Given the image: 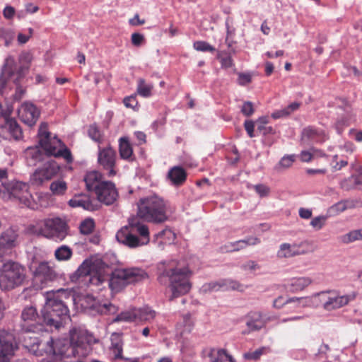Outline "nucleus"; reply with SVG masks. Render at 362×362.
<instances>
[{
    "label": "nucleus",
    "mask_w": 362,
    "mask_h": 362,
    "mask_svg": "<svg viewBox=\"0 0 362 362\" xmlns=\"http://www.w3.org/2000/svg\"><path fill=\"white\" fill-rule=\"evenodd\" d=\"M137 208L139 217L129 218L128 224L116 234L117 241L130 248L146 245L150 241L148 228L139 218L156 223H163L168 218L167 202L158 195L151 194L140 199Z\"/></svg>",
    "instance_id": "nucleus-1"
},
{
    "label": "nucleus",
    "mask_w": 362,
    "mask_h": 362,
    "mask_svg": "<svg viewBox=\"0 0 362 362\" xmlns=\"http://www.w3.org/2000/svg\"><path fill=\"white\" fill-rule=\"evenodd\" d=\"M23 345L35 356H53L55 359L83 358L88 354V334L85 329L73 328L69 338H58L43 341L37 337L39 331H24Z\"/></svg>",
    "instance_id": "nucleus-2"
},
{
    "label": "nucleus",
    "mask_w": 362,
    "mask_h": 362,
    "mask_svg": "<svg viewBox=\"0 0 362 362\" xmlns=\"http://www.w3.org/2000/svg\"><path fill=\"white\" fill-rule=\"evenodd\" d=\"M106 257L93 256L83 262L74 276L77 278L88 275L97 276L98 281L102 282L106 275L111 272L109 286L112 292L117 293L127 285L143 281L148 278L147 272L139 267L119 268L111 272Z\"/></svg>",
    "instance_id": "nucleus-3"
},
{
    "label": "nucleus",
    "mask_w": 362,
    "mask_h": 362,
    "mask_svg": "<svg viewBox=\"0 0 362 362\" xmlns=\"http://www.w3.org/2000/svg\"><path fill=\"white\" fill-rule=\"evenodd\" d=\"M45 303L41 310L43 322L50 326L59 328L66 320H69V308L65 300L69 299L70 293L66 289L47 291L44 294Z\"/></svg>",
    "instance_id": "nucleus-4"
},
{
    "label": "nucleus",
    "mask_w": 362,
    "mask_h": 362,
    "mask_svg": "<svg viewBox=\"0 0 362 362\" xmlns=\"http://www.w3.org/2000/svg\"><path fill=\"white\" fill-rule=\"evenodd\" d=\"M163 275L168 278L169 288L172 293L170 300L185 295L189 291L191 272L187 267L180 263L172 262L165 269Z\"/></svg>",
    "instance_id": "nucleus-5"
},
{
    "label": "nucleus",
    "mask_w": 362,
    "mask_h": 362,
    "mask_svg": "<svg viewBox=\"0 0 362 362\" xmlns=\"http://www.w3.org/2000/svg\"><path fill=\"white\" fill-rule=\"evenodd\" d=\"M30 233L55 240H62L66 235V224L60 218L38 220L28 227Z\"/></svg>",
    "instance_id": "nucleus-6"
},
{
    "label": "nucleus",
    "mask_w": 362,
    "mask_h": 362,
    "mask_svg": "<svg viewBox=\"0 0 362 362\" xmlns=\"http://www.w3.org/2000/svg\"><path fill=\"white\" fill-rule=\"evenodd\" d=\"M38 139L40 147L46 154L54 157H62L70 163L73 161L71 151L62 143L56 136H52L47 131V124L42 123L38 131Z\"/></svg>",
    "instance_id": "nucleus-7"
},
{
    "label": "nucleus",
    "mask_w": 362,
    "mask_h": 362,
    "mask_svg": "<svg viewBox=\"0 0 362 362\" xmlns=\"http://www.w3.org/2000/svg\"><path fill=\"white\" fill-rule=\"evenodd\" d=\"M26 279V269L18 262L8 261L0 270V288L10 291L23 285Z\"/></svg>",
    "instance_id": "nucleus-8"
},
{
    "label": "nucleus",
    "mask_w": 362,
    "mask_h": 362,
    "mask_svg": "<svg viewBox=\"0 0 362 362\" xmlns=\"http://www.w3.org/2000/svg\"><path fill=\"white\" fill-rule=\"evenodd\" d=\"M30 269L33 284L37 288L42 289L61 277L59 272L56 270L54 264L48 261L33 262Z\"/></svg>",
    "instance_id": "nucleus-9"
},
{
    "label": "nucleus",
    "mask_w": 362,
    "mask_h": 362,
    "mask_svg": "<svg viewBox=\"0 0 362 362\" xmlns=\"http://www.w3.org/2000/svg\"><path fill=\"white\" fill-rule=\"evenodd\" d=\"M317 293L318 306L322 305L326 310H332L347 305L354 298V295L341 294L339 291H326Z\"/></svg>",
    "instance_id": "nucleus-10"
},
{
    "label": "nucleus",
    "mask_w": 362,
    "mask_h": 362,
    "mask_svg": "<svg viewBox=\"0 0 362 362\" xmlns=\"http://www.w3.org/2000/svg\"><path fill=\"white\" fill-rule=\"evenodd\" d=\"M4 194L8 199L25 206L28 199L30 198L28 184L13 180L5 185Z\"/></svg>",
    "instance_id": "nucleus-11"
},
{
    "label": "nucleus",
    "mask_w": 362,
    "mask_h": 362,
    "mask_svg": "<svg viewBox=\"0 0 362 362\" xmlns=\"http://www.w3.org/2000/svg\"><path fill=\"white\" fill-rule=\"evenodd\" d=\"M60 167L54 160L45 162L41 167L37 168L31 175L30 183L34 186H41L56 177L59 172Z\"/></svg>",
    "instance_id": "nucleus-12"
},
{
    "label": "nucleus",
    "mask_w": 362,
    "mask_h": 362,
    "mask_svg": "<svg viewBox=\"0 0 362 362\" xmlns=\"http://www.w3.org/2000/svg\"><path fill=\"white\" fill-rule=\"evenodd\" d=\"M21 319L23 320L21 327L23 331L43 330V325L37 321L39 316L34 306H26L22 311Z\"/></svg>",
    "instance_id": "nucleus-13"
},
{
    "label": "nucleus",
    "mask_w": 362,
    "mask_h": 362,
    "mask_svg": "<svg viewBox=\"0 0 362 362\" xmlns=\"http://www.w3.org/2000/svg\"><path fill=\"white\" fill-rule=\"evenodd\" d=\"M16 344L11 332L0 329V362H9L14 354Z\"/></svg>",
    "instance_id": "nucleus-14"
},
{
    "label": "nucleus",
    "mask_w": 362,
    "mask_h": 362,
    "mask_svg": "<svg viewBox=\"0 0 362 362\" xmlns=\"http://www.w3.org/2000/svg\"><path fill=\"white\" fill-rule=\"evenodd\" d=\"M116 153L114 149L108 146L98 150V162L103 169L107 170L109 176L116 174L115 170Z\"/></svg>",
    "instance_id": "nucleus-15"
},
{
    "label": "nucleus",
    "mask_w": 362,
    "mask_h": 362,
    "mask_svg": "<svg viewBox=\"0 0 362 362\" xmlns=\"http://www.w3.org/2000/svg\"><path fill=\"white\" fill-rule=\"evenodd\" d=\"M309 243L308 241H302L298 243H283L280 245L277 252V256L280 258H289L296 255L305 254L308 252Z\"/></svg>",
    "instance_id": "nucleus-16"
},
{
    "label": "nucleus",
    "mask_w": 362,
    "mask_h": 362,
    "mask_svg": "<svg viewBox=\"0 0 362 362\" xmlns=\"http://www.w3.org/2000/svg\"><path fill=\"white\" fill-rule=\"evenodd\" d=\"M243 286L236 281L228 279H221L217 281H211L204 284L202 288V293L216 292L230 289L243 291Z\"/></svg>",
    "instance_id": "nucleus-17"
},
{
    "label": "nucleus",
    "mask_w": 362,
    "mask_h": 362,
    "mask_svg": "<svg viewBox=\"0 0 362 362\" xmlns=\"http://www.w3.org/2000/svg\"><path fill=\"white\" fill-rule=\"evenodd\" d=\"M18 67H17L15 57L12 55L7 56L4 60L0 74V91L6 87L8 81L15 74L18 75Z\"/></svg>",
    "instance_id": "nucleus-18"
},
{
    "label": "nucleus",
    "mask_w": 362,
    "mask_h": 362,
    "mask_svg": "<svg viewBox=\"0 0 362 362\" xmlns=\"http://www.w3.org/2000/svg\"><path fill=\"white\" fill-rule=\"evenodd\" d=\"M98 200L106 205H110L114 203L118 196L115 185L110 181H105L95 192Z\"/></svg>",
    "instance_id": "nucleus-19"
},
{
    "label": "nucleus",
    "mask_w": 362,
    "mask_h": 362,
    "mask_svg": "<svg viewBox=\"0 0 362 362\" xmlns=\"http://www.w3.org/2000/svg\"><path fill=\"white\" fill-rule=\"evenodd\" d=\"M18 116L23 123L31 127L37 121L40 111L33 103H24L18 109Z\"/></svg>",
    "instance_id": "nucleus-20"
},
{
    "label": "nucleus",
    "mask_w": 362,
    "mask_h": 362,
    "mask_svg": "<svg viewBox=\"0 0 362 362\" xmlns=\"http://www.w3.org/2000/svg\"><path fill=\"white\" fill-rule=\"evenodd\" d=\"M5 132H8L16 140L22 138V130L17 122L5 115H0V136H4Z\"/></svg>",
    "instance_id": "nucleus-21"
},
{
    "label": "nucleus",
    "mask_w": 362,
    "mask_h": 362,
    "mask_svg": "<svg viewBox=\"0 0 362 362\" xmlns=\"http://www.w3.org/2000/svg\"><path fill=\"white\" fill-rule=\"evenodd\" d=\"M71 207H81L88 211H95L98 209V202L88 194H76L69 201Z\"/></svg>",
    "instance_id": "nucleus-22"
},
{
    "label": "nucleus",
    "mask_w": 362,
    "mask_h": 362,
    "mask_svg": "<svg viewBox=\"0 0 362 362\" xmlns=\"http://www.w3.org/2000/svg\"><path fill=\"white\" fill-rule=\"evenodd\" d=\"M85 303H87L86 305H84L86 308L92 310L98 313H110L114 314L117 312V308L112 303H100L96 300L93 296H87L84 298Z\"/></svg>",
    "instance_id": "nucleus-23"
},
{
    "label": "nucleus",
    "mask_w": 362,
    "mask_h": 362,
    "mask_svg": "<svg viewBox=\"0 0 362 362\" xmlns=\"http://www.w3.org/2000/svg\"><path fill=\"white\" fill-rule=\"evenodd\" d=\"M51 203V197L48 193L37 192L35 197L30 194V198L28 199L25 207L36 210L40 208H46Z\"/></svg>",
    "instance_id": "nucleus-24"
},
{
    "label": "nucleus",
    "mask_w": 362,
    "mask_h": 362,
    "mask_svg": "<svg viewBox=\"0 0 362 362\" xmlns=\"http://www.w3.org/2000/svg\"><path fill=\"white\" fill-rule=\"evenodd\" d=\"M317 293L310 296L301 298H289L286 299V302H288L289 305H291V308L317 307Z\"/></svg>",
    "instance_id": "nucleus-25"
},
{
    "label": "nucleus",
    "mask_w": 362,
    "mask_h": 362,
    "mask_svg": "<svg viewBox=\"0 0 362 362\" xmlns=\"http://www.w3.org/2000/svg\"><path fill=\"white\" fill-rule=\"evenodd\" d=\"M325 134L321 130L313 127H308L302 132L301 141L305 144L315 142H321L324 139Z\"/></svg>",
    "instance_id": "nucleus-26"
},
{
    "label": "nucleus",
    "mask_w": 362,
    "mask_h": 362,
    "mask_svg": "<svg viewBox=\"0 0 362 362\" xmlns=\"http://www.w3.org/2000/svg\"><path fill=\"white\" fill-rule=\"evenodd\" d=\"M84 181L89 191H96L105 180H103L102 175L98 171L88 172L84 177Z\"/></svg>",
    "instance_id": "nucleus-27"
},
{
    "label": "nucleus",
    "mask_w": 362,
    "mask_h": 362,
    "mask_svg": "<svg viewBox=\"0 0 362 362\" xmlns=\"http://www.w3.org/2000/svg\"><path fill=\"white\" fill-rule=\"evenodd\" d=\"M18 233L12 228L5 230L0 237V244L5 249H10L17 245Z\"/></svg>",
    "instance_id": "nucleus-28"
},
{
    "label": "nucleus",
    "mask_w": 362,
    "mask_h": 362,
    "mask_svg": "<svg viewBox=\"0 0 362 362\" xmlns=\"http://www.w3.org/2000/svg\"><path fill=\"white\" fill-rule=\"evenodd\" d=\"M186 177V172L182 168L179 166L172 168L168 173V178L170 180L172 185L175 186L182 185Z\"/></svg>",
    "instance_id": "nucleus-29"
},
{
    "label": "nucleus",
    "mask_w": 362,
    "mask_h": 362,
    "mask_svg": "<svg viewBox=\"0 0 362 362\" xmlns=\"http://www.w3.org/2000/svg\"><path fill=\"white\" fill-rule=\"evenodd\" d=\"M111 346L110 350L116 359L122 358L123 341L122 334L113 333L110 337Z\"/></svg>",
    "instance_id": "nucleus-30"
},
{
    "label": "nucleus",
    "mask_w": 362,
    "mask_h": 362,
    "mask_svg": "<svg viewBox=\"0 0 362 362\" xmlns=\"http://www.w3.org/2000/svg\"><path fill=\"white\" fill-rule=\"evenodd\" d=\"M312 283L308 277L293 278L287 284V289L291 292H298L303 290Z\"/></svg>",
    "instance_id": "nucleus-31"
},
{
    "label": "nucleus",
    "mask_w": 362,
    "mask_h": 362,
    "mask_svg": "<svg viewBox=\"0 0 362 362\" xmlns=\"http://www.w3.org/2000/svg\"><path fill=\"white\" fill-rule=\"evenodd\" d=\"M250 319L247 322V326L251 331L259 330L264 327V321L263 320V313L260 312L251 313Z\"/></svg>",
    "instance_id": "nucleus-32"
},
{
    "label": "nucleus",
    "mask_w": 362,
    "mask_h": 362,
    "mask_svg": "<svg viewBox=\"0 0 362 362\" xmlns=\"http://www.w3.org/2000/svg\"><path fill=\"white\" fill-rule=\"evenodd\" d=\"M33 60V56L29 52H23L18 57L21 64L18 70V76L19 78L23 77L30 68V64Z\"/></svg>",
    "instance_id": "nucleus-33"
},
{
    "label": "nucleus",
    "mask_w": 362,
    "mask_h": 362,
    "mask_svg": "<svg viewBox=\"0 0 362 362\" xmlns=\"http://www.w3.org/2000/svg\"><path fill=\"white\" fill-rule=\"evenodd\" d=\"M119 154L122 158L129 160L133 156V149L127 137L119 140Z\"/></svg>",
    "instance_id": "nucleus-34"
},
{
    "label": "nucleus",
    "mask_w": 362,
    "mask_h": 362,
    "mask_svg": "<svg viewBox=\"0 0 362 362\" xmlns=\"http://www.w3.org/2000/svg\"><path fill=\"white\" fill-rule=\"evenodd\" d=\"M153 85L146 83L144 78H139L137 81V93L143 98H150L152 95Z\"/></svg>",
    "instance_id": "nucleus-35"
},
{
    "label": "nucleus",
    "mask_w": 362,
    "mask_h": 362,
    "mask_svg": "<svg viewBox=\"0 0 362 362\" xmlns=\"http://www.w3.org/2000/svg\"><path fill=\"white\" fill-rule=\"evenodd\" d=\"M136 320H137L136 308H132L129 310L122 312L113 319L112 322H132Z\"/></svg>",
    "instance_id": "nucleus-36"
},
{
    "label": "nucleus",
    "mask_w": 362,
    "mask_h": 362,
    "mask_svg": "<svg viewBox=\"0 0 362 362\" xmlns=\"http://www.w3.org/2000/svg\"><path fill=\"white\" fill-rule=\"evenodd\" d=\"M137 320L141 322H150L156 316V312L150 307L136 308Z\"/></svg>",
    "instance_id": "nucleus-37"
},
{
    "label": "nucleus",
    "mask_w": 362,
    "mask_h": 362,
    "mask_svg": "<svg viewBox=\"0 0 362 362\" xmlns=\"http://www.w3.org/2000/svg\"><path fill=\"white\" fill-rule=\"evenodd\" d=\"M72 255V250L67 245H61L54 251V257L59 262L69 260Z\"/></svg>",
    "instance_id": "nucleus-38"
},
{
    "label": "nucleus",
    "mask_w": 362,
    "mask_h": 362,
    "mask_svg": "<svg viewBox=\"0 0 362 362\" xmlns=\"http://www.w3.org/2000/svg\"><path fill=\"white\" fill-rule=\"evenodd\" d=\"M340 241L344 244H349L355 241L362 240V228L353 230L339 237Z\"/></svg>",
    "instance_id": "nucleus-39"
},
{
    "label": "nucleus",
    "mask_w": 362,
    "mask_h": 362,
    "mask_svg": "<svg viewBox=\"0 0 362 362\" xmlns=\"http://www.w3.org/2000/svg\"><path fill=\"white\" fill-rule=\"evenodd\" d=\"M352 206V203L348 200L340 201L329 207L328 213L330 216H336Z\"/></svg>",
    "instance_id": "nucleus-40"
},
{
    "label": "nucleus",
    "mask_w": 362,
    "mask_h": 362,
    "mask_svg": "<svg viewBox=\"0 0 362 362\" xmlns=\"http://www.w3.org/2000/svg\"><path fill=\"white\" fill-rule=\"evenodd\" d=\"M49 189L53 195L62 196L67 190V184L62 180H57L50 184Z\"/></svg>",
    "instance_id": "nucleus-41"
},
{
    "label": "nucleus",
    "mask_w": 362,
    "mask_h": 362,
    "mask_svg": "<svg viewBox=\"0 0 362 362\" xmlns=\"http://www.w3.org/2000/svg\"><path fill=\"white\" fill-rule=\"evenodd\" d=\"M42 153L37 146L29 147L25 151V157L30 164H35L42 159Z\"/></svg>",
    "instance_id": "nucleus-42"
},
{
    "label": "nucleus",
    "mask_w": 362,
    "mask_h": 362,
    "mask_svg": "<svg viewBox=\"0 0 362 362\" xmlns=\"http://www.w3.org/2000/svg\"><path fill=\"white\" fill-rule=\"evenodd\" d=\"M211 358V362H235L233 357L223 349H218L216 353L213 352Z\"/></svg>",
    "instance_id": "nucleus-43"
},
{
    "label": "nucleus",
    "mask_w": 362,
    "mask_h": 362,
    "mask_svg": "<svg viewBox=\"0 0 362 362\" xmlns=\"http://www.w3.org/2000/svg\"><path fill=\"white\" fill-rule=\"evenodd\" d=\"M156 238H161L165 244H171L175 239V233L170 228H165L156 235Z\"/></svg>",
    "instance_id": "nucleus-44"
},
{
    "label": "nucleus",
    "mask_w": 362,
    "mask_h": 362,
    "mask_svg": "<svg viewBox=\"0 0 362 362\" xmlns=\"http://www.w3.org/2000/svg\"><path fill=\"white\" fill-rule=\"evenodd\" d=\"M351 124V117L346 115L339 118L335 124V129L339 134H342L345 128L349 127Z\"/></svg>",
    "instance_id": "nucleus-45"
},
{
    "label": "nucleus",
    "mask_w": 362,
    "mask_h": 362,
    "mask_svg": "<svg viewBox=\"0 0 362 362\" xmlns=\"http://www.w3.org/2000/svg\"><path fill=\"white\" fill-rule=\"evenodd\" d=\"M95 223L92 218H86L79 226L80 232L83 235L91 233L94 229Z\"/></svg>",
    "instance_id": "nucleus-46"
},
{
    "label": "nucleus",
    "mask_w": 362,
    "mask_h": 362,
    "mask_svg": "<svg viewBox=\"0 0 362 362\" xmlns=\"http://www.w3.org/2000/svg\"><path fill=\"white\" fill-rule=\"evenodd\" d=\"M327 219L326 216H317L311 220L310 224L315 230H319L325 226Z\"/></svg>",
    "instance_id": "nucleus-47"
},
{
    "label": "nucleus",
    "mask_w": 362,
    "mask_h": 362,
    "mask_svg": "<svg viewBox=\"0 0 362 362\" xmlns=\"http://www.w3.org/2000/svg\"><path fill=\"white\" fill-rule=\"evenodd\" d=\"M194 49L199 52H213L215 51V48L205 41H196L193 44Z\"/></svg>",
    "instance_id": "nucleus-48"
},
{
    "label": "nucleus",
    "mask_w": 362,
    "mask_h": 362,
    "mask_svg": "<svg viewBox=\"0 0 362 362\" xmlns=\"http://www.w3.org/2000/svg\"><path fill=\"white\" fill-rule=\"evenodd\" d=\"M33 34V29L31 28L24 30L18 34L17 40L19 45H24L32 37Z\"/></svg>",
    "instance_id": "nucleus-49"
},
{
    "label": "nucleus",
    "mask_w": 362,
    "mask_h": 362,
    "mask_svg": "<svg viewBox=\"0 0 362 362\" xmlns=\"http://www.w3.org/2000/svg\"><path fill=\"white\" fill-rule=\"evenodd\" d=\"M179 326L183 327L182 332H191L194 326V322L192 319L191 315L189 314L184 315L182 317V322L179 325Z\"/></svg>",
    "instance_id": "nucleus-50"
},
{
    "label": "nucleus",
    "mask_w": 362,
    "mask_h": 362,
    "mask_svg": "<svg viewBox=\"0 0 362 362\" xmlns=\"http://www.w3.org/2000/svg\"><path fill=\"white\" fill-rule=\"evenodd\" d=\"M225 248L226 252L239 251L240 250L245 249V245L243 241L240 240L226 245Z\"/></svg>",
    "instance_id": "nucleus-51"
},
{
    "label": "nucleus",
    "mask_w": 362,
    "mask_h": 362,
    "mask_svg": "<svg viewBox=\"0 0 362 362\" xmlns=\"http://www.w3.org/2000/svg\"><path fill=\"white\" fill-rule=\"evenodd\" d=\"M358 173L361 175H362V167L359 168ZM354 182L355 186H357L358 185H362V180L360 179L359 177L357 176H351L349 178V180H344L341 182V187L344 189H349L350 187L346 185V182Z\"/></svg>",
    "instance_id": "nucleus-52"
},
{
    "label": "nucleus",
    "mask_w": 362,
    "mask_h": 362,
    "mask_svg": "<svg viewBox=\"0 0 362 362\" xmlns=\"http://www.w3.org/2000/svg\"><path fill=\"white\" fill-rule=\"evenodd\" d=\"M252 74L250 72L238 73V83L245 86L252 81Z\"/></svg>",
    "instance_id": "nucleus-53"
},
{
    "label": "nucleus",
    "mask_w": 362,
    "mask_h": 362,
    "mask_svg": "<svg viewBox=\"0 0 362 362\" xmlns=\"http://www.w3.org/2000/svg\"><path fill=\"white\" fill-rule=\"evenodd\" d=\"M295 155H288L284 156L279 161V166L287 168L292 165L295 161Z\"/></svg>",
    "instance_id": "nucleus-54"
},
{
    "label": "nucleus",
    "mask_w": 362,
    "mask_h": 362,
    "mask_svg": "<svg viewBox=\"0 0 362 362\" xmlns=\"http://www.w3.org/2000/svg\"><path fill=\"white\" fill-rule=\"evenodd\" d=\"M88 135L94 141H98L100 139L101 134L96 125H90L88 128Z\"/></svg>",
    "instance_id": "nucleus-55"
},
{
    "label": "nucleus",
    "mask_w": 362,
    "mask_h": 362,
    "mask_svg": "<svg viewBox=\"0 0 362 362\" xmlns=\"http://www.w3.org/2000/svg\"><path fill=\"white\" fill-rule=\"evenodd\" d=\"M241 112L247 117L252 115L254 112L252 103L249 101L245 102L241 107Z\"/></svg>",
    "instance_id": "nucleus-56"
},
{
    "label": "nucleus",
    "mask_w": 362,
    "mask_h": 362,
    "mask_svg": "<svg viewBox=\"0 0 362 362\" xmlns=\"http://www.w3.org/2000/svg\"><path fill=\"white\" fill-rule=\"evenodd\" d=\"M254 189L255 190V192L260 196V197H266L269 194V187L264 185H262V184H259V185H255L254 187Z\"/></svg>",
    "instance_id": "nucleus-57"
},
{
    "label": "nucleus",
    "mask_w": 362,
    "mask_h": 362,
    "mask_svg": "<svg viewBox=\"0 0 362 362\" xmlns=\"http://www.w3.org/2000/svg\"><path fill=\"white\" fill-rule=\"evenodd\" d=\"M2 34L4 35V38L5 40V46L9 47L11 44V42L13 39L14 33L11 30H4L1 29Z\"/></svg>",
    "instance_id": "nucleus-58"
},
{
    "label": "nucleus",
    "mask_w": 362,
    "mask_h": 362,
    "mask_svg": "<svg viewBox=\"0 0 362 362\" xmlns=\"http://www.w3.org/2000/svg\"><path fill=\"white\" fill-rule=\"evenodd\" d=\"M132 43L136 46H141L144 42V36L139 33H134L131 37Z\"/></svg>",
    "instance_id": "nucleus-59"
},
{
    "label": "nucleus",
    "mask_w": 362,
    "mask_h": 362,
    "mask_svg": "<svg viewBox=\"0 0 362 362\" xmlns=\"http://www.w3.org/2000/svg\"><path fill=\"white\" fill-rule=\"evenodd\" d=\"M241 268L247 272H253L259 268L255 261L250 260L242 264Z\"/></svg>",
    "instance_id": "nucleus-60"
},
{
    "label": "nucleus",
    "mask_w": 362,
    "mask_h": 362,
    "mask_svg": "<svg viewBox=\"0 0 362 362\" xmlns=\"http://www.w3.org/2000/svg\"><path fill=\"white\" fill-rule=\"evenodd\" d=\"M124 105L129 108L135 109V107L138 105V102L136 100V96L131 95L129 97H126L123 100Z\"/></svg>",
    "instance_id": "nucleus-61"
},
{
    "label": "nucleus",
    "mask_w": 362,
    "mask_h": 362,
    "mask_svg": "<svg viewBox=\"0 0 362 362\" xmlns=\"http://www.w3.org/2000/svg\"><path fill=\"white\" fill-rule=\"evenodd\" d=\"M15 13V8L9 5L6 6L3 10V16L8 20L12 19L14 17Z\"/></svg>",
    "instance_id": "nucleus-62"
},
{
    "label": "nucleus",
    "mask_w": 362,
    "mask_h": 362,
    "mask_svg": "<svg viewBox=\"0 0 362 362\" xmlns=\"http://www.w3.org/2000/svg\"><path fill=\"white\" fill-rule=\"evenodd\" d=\"M264 349H259L252 352L245 354L244 356L247 359L257 360L263 354Z\"/></svg>",
    "instance_id": "nucleus-63"
},
{
    "label": "nucleus",
    "mask_w": 362,
    "mask_h": 362,
    "mask_svg": "<svg viewBox=\"0 0 362 362\" xmlns=\"http://www.w3.org/2000/svg\"><path fill=\"white\" fill-rule=\"evenodd\" d=\"M299 216L303 219H309L312 217V209L308 208L300 207L298 209Z\"/></svg>",
    "instance_id": "nucleus-64"
}]
</instances>
